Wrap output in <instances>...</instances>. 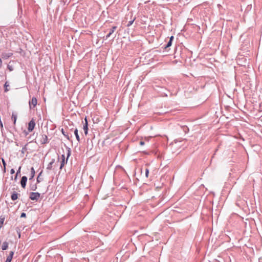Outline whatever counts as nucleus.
<instances>
[{"instance_id": "obj_1", "label": "nucleus", "mask_w": 262, "mask_h": 262, "mask_svg": "<svg viewBox=\"0 0 262 262\" xmlns=\"http://www.w3.org/2000/svg\"><path fill=\"white\" fill-rule=\"evenodd\" d=\"M71 155V151H70V148H68V152H67V160L66 161L65 160V156L64 155H61V158H62V160L61 161V164H60V169H61L62 168V167L64 166L65 163L67 162L69 157H70Z\"/></svg>"}, {"instance_id": "obj_2", "label": "nucleus", "mask_w": 262, "mask_h": 262, "mask_svg": "<svg viewBox=\"0 0 262 262\" xmlns=\"http://www.w3.org/2000/svg\"><path fill=\"white\" fill-rule=\"evenodd\" d=\"M35 126V120L32 118L28 123V130L29 132H31L34 128Z\"/></svg>"}, {"instance_id": "obj_3", "label": "nucleus", "mask_w": 262, "mask_h": 262, "mask_svg": "<svg viewBox=\"0 0 262 262\" xmlns=\"http://www.w3.org/2000/svg\"><path fill=\"white\" fill-rule=\"evenodd\" d=\"M40 197V193L38 192H31L30 199L32 200L37 201Z\"/></svg>"}, {"instance_id": "obj_4", "label": "nucleus", "mask_w": 262, "mask_h": 262, "mask_svg": "<svg viewBox=\"0 0 262 262\" xmlns=\"http://www.w3.org/2000/svg\"><path fill=\"white\" fill-rule=\"evenodd\" d=\"M39 142L41 144L47 143L48 142V136L46 135H41L40 137Z\"/></svg>"}, {"instance_id": "obj_5", "label": "nucleus", "mask_w": 262, "mask_h": 262, "mask_svg": "<svg viewBox=\"0 0 262 262\" xmlns=\"http://www.w3.org/2000/svg\"><path fill=\"white\" fill-rule=\"evenodd\" d=\"M37 100L35 97H33L31 101H29V105L30 108H32V105H33V107H35L37 104Z\"/></svg>"}, {"instance_id": "obj_6", "label": "nucleus", "mask_w": 262, "mask_h": 262, "mask_svg": "<svg viewBox=\"0 0 262 262\" xmlns=\"http://www.w3.org/2000/svg\"><path fill=\"white\" fill-rule=\"evenodd\" d=\"M13 55V53L11 52H4L2 54V57L5 59H7L12 56Z\"/></svg>"}, {"instance_id": "obj_7", "label": "nucleus", "mask_w": 262, "mask_h": 262, "mask_svg": "<svg viewBox=\"0 0 262 262\" xmlns=\"http://www.w3.org/2000/svg\"><path fill=\"white\" fill-rule=\"evenodd\" d=\"M27 181V177L26 176H23L21 178V181H20V184L23 188H25L26 186V183Z\"/></svg>"}, {"instance_id": "obj_8", "label": "nucleus", "mask_w": 262, "mask_h": 262, "mask_svg": "<svg viewBox=\"0 0 262 262\" xmlns=\"http://www.w3.org/2000/svg\"><path fill=\"white\" fill-rule=\"evenodd\" d=\"M116 28V26H114L110 29L108 34L106 36V39L110 37V36L114 32Z\"/></svg>"}, {"instance_id": "obj_9", "label": "nucleus", "mask_w": 262, "mask_h": 262, "mask_svg": "<svg viewBox=\"0 0 262 262\" xmlns=\"http://www.w3.org/2000/svg\"><path fill=\"white\" fill-rule=\"evenodd\" d=\"M85 123L83 125V130L84 132V134L86 135L88 134V121H87L86 118H85Z\"/></svg>"}, {"instance_id": "obj_10", "label": "nucleus", "mask_w": 262, "mask_h": 262, "mask_svg": "<svg viewBox=\"0 0 262 262\" xmlns=\"http://www.w3.org/2000/svg\"><path fill=\"white\" fill-rule=\"evenodd\" d=\"M13 254H14V252L11 251L9 253V256L7 257V259H6V260L5 261V262H11V261L12 260Z\"/></svg>"}, {"instance_id": "obj_11", "label": "nucleus", "mask_w": 262, "mask_h": 262, "mask_svg": "<svg viewBox=\"0 0 262 262\" xmlns=\"http://www.w3.org/2000/svg\"><path fill=\"white\" fill-rule=\"evenodd\" d=\"M55 162L54 159H52V161L48 164L47 169L49 170H51L52 169V165Z\"/></svg>"}, {"instance_id": "obj_12", "label": "nucleus", "mask_w": 262, "mask_h": 262, "mask_svg": "<svg viewBox=\"0 0 262 262\" xmlns=\"http://www.w3.org/2000/svg\"><path fill=\"white\" fill-rule=\"evenodd\" d=\"M11 198L13 201H15L18 198V194L16 192H13L11 194Z\"/></svg>"}, {"instance_id": "obj_13", "label": "nucleus", "mask_w": 262, "mask_h": 262, "mask_svg": "<svg viewBox=\"0 0 262 262\" xmlns=\"http://www.w3.org/2000/svg\"><path fill=\"white\" fill-rule=\"evenodd\" d=\"M173 39V36H171L170 37L169 40L167 42V45H166V46L165 47V48H168V47H170L171 46L172 41Z\"/></svg>"}, {"instance_id": "obj_14", "label": "nucleus", "mask_w": 262, "mask_h": 262, "mask_svg": "<svg viewBox=\"0 0 262 262\" xmlns=\"http://www.w3.org/2000/svg\"><path fill=\"white\" fill-rule=\"evenodd\" d=\"M35 169L33 167H31V176H30V178H29V180H31L32 179L34 176H35Z\"/></svg>"}, {"instance_id": "obj_15", "label": "nucleus", "mask_w": 262, "mask_h": 262, "mask_svg": "<svg viewBox=\"0 0 262 262\" xmlns=\"http://www.w3.org/2000/svg\"><path fill=\"white\" fill-rule=\"evenodd\" d=\"M74 134L76 136V139L77 140V141L78 142H80V137H79V136L78 135V129L77 128H75V130H74Z\"/></svg>"}, {"instance_id": "obj_16", "label": "nucleus", "mask_w": 262, "mask_h": 262, "mask_svg": "<svg viewBox=\"0 0 262 262\" xmlns=\"http://www.w3.org/2000/svg\"><path fill=\"white\" fill-rule=\"evenodd\" d=\"M8 247V243L7 242H4L3 243V245H2V249L3 250H6Z\"/></svg>"}, {"instance_id": "obj_17", "label": "nucleus", "mask_w": 262, "mask_h": 262, "mask_svg": "<svg viewBox=\"0 0 262 262\" xmlns=\"http://www.w3.org/2000/svg\"><path fill=\"white\" fill-rule=\"evenodd\" d=\"M61 133L63 134V135L69 140H70V136H69L68 134L66 133L63 128L61 129Z\"/></svg>"}, {"instance_id": "obj_18", "label": "nucleus", "mask_w": 262, "mask_h": 262, "mask_svg": "<svg viewBox=\"0 0 262 262\" xmlns=\"http://www.w3.org/2000/svg\"><path fill=\"white\" fill-rule=\"evenodd\" d=\"M5 221V217L3 216H0V226H3Z\"/></svg>"}, {"instance_id": "obj_19", "label": "nucleus", "mask_w": 262, "mask_h": 262, "mask_svg": "<svg viewBox=\"0 0 262 262\" xmlns=\"http://www.w3.org/2000/svg\"><path fill=\"white\" fill-rule=\"evenodd\" d=\"M12 119L14 121V124H15L16 119H17V115L16 114H14V113L12 115Z\"/></svg>"}, {"instance_id": "obj_20", "label": "nucleus", "mask_w": 262, "mask_h": 262, "mask_svg": "<svg viewBox=\"0 0 262 262\" xmlns=\"http://www.w3.org/2000/svg\"><path fill=\"white\" fill-rule=\"evenodd\" d=\"M136 18L134 17L133 19H132L131 20L129 21L127 25V27H129L130 26L134 23V21H135Z\"/></svg>"}, {"instance_id": "obj_21", "label": "nucleus", "mask_w": 262, "mask_h": 262, "mask_svg": "<svg viewBox=\"0 0 262 262\" xmlns=\"http://www.w3.org/2000/svg\"><path fill=\"white\" fill-rule=\"evenodd\" d=\"M145 177L146 178H148V174H149V169L147 168H146L145 169Z\"/></svg>"}, {"instance_id": "obj_22", "label": "nucleus", "mask_w": 262, "mask_h": 262, "mask_svg": "<svg viewBox=\"0 0 262 262\" xmlns=\"http://www.w3.org/2000/svg\"><path fill=\"white\" fill-rule=\"evenodd\" d=\"M2 162H3V164L4 166V167H5L6 164V162H5V161L4 159H2Z\"/></svg>"}, {"instance_id": "obj_23", "label": "nucleus", "mask_w": 262, "mask_h": 262, "mask_svg": "<svg viewBox=\"0 0 262 262\" xmlns=\"http://www.w3.org/2000/svg\"><path fill=\"white\" fill-rule=\"evenodd\" d=\"M26 216V213H22L21 214V215H20V217H25Z\"/></svg>"}, {"instance_id": "obj_24", "label": "nucleus", "mask_w": 262, "mask_h": 262, "mask_svg": "<svg viewBox=\"0 0 262 262\" xmlns=\"http://www.w3.org/2000/svg\"><path fill=\"white\" fill-rule=\"evenodd\" d=\"M144 144H145V143L144 141H141L140 142V145H144Z\"/></svg>"}, {"instance_id": "obj_25", "label": "nucleus", "mask_w": 262, "mask_h": 262, "mask_svg": "<svg viewBox=\"0 0 262 262\" xmlns=\"http://www.w3.org/2000/svg\"><path fill=\"white\" fill-rule=\"evenodd\" d=\"M41 173L40 172V173L39 174V176H38V177H37V181L38 182H40L39 179V176L41 174Z\"/></svg>"}, {"instance_id": "obj_26", "label": "nucleus", "mask_w": 262, "mask_h": 262, "mask_svg": "<svg viewBox=\"0 0 262 262\" xmlns=\"http://www.w3.org/2000/svg\"><path fill=\"white\" fill-rule=\"evenodd\" d=\"M36 188V186L35 187H32L31 188V189L32 190H35Z\"/></svg>"}, {"instance_id": "obj_27", "label": "nucleus", "mask_w": 262, "mask_h": 262, "mask_svg": "<svg viewBox=\"0 0 262 262\" xmlns=\"http://www.w3.org/2000/svg\"><path fill=\"white\" fill-rule=\"evenodd\" d=\"M2 59L0 58V68L2 67Z\"/></svg>"}, {"instance_id": "obj_28", "label": "nucleus", "mask_w": 262, "mask_h": 262, "mask_svg": "<svg viewBox=\"0 0 262 262\" xmlns=\"http://www.w3.org/2000/svg\"><path fill=\"white\" fill-rule=\"evenodd\" d=\"M14 172V169H12L11 170V173H13Z\"/></svg>"}, {"instance_id": "obj_29", "label": "nucleus", "mask_w": 262, "mask_h": 262, "mask_svg": "<svg viewBox=\"0 0 262 262\" xmlns=\"http://www.w3.org/2000/svg\"><path fill=\"white\" fill-rule=\"evenodd\" d=\"M8 68L10 70V71H12V68H11L10 67H8Z\"/></svg>"}, {"instance_id": "obj_30", "label": "nucleus", "mask_w": 262, "mask_h": 262, "mask_svg": "<svg viewBox=\"0 0 262 262\" xmlns=\"http://www.w3.org/2000/svg\"><path fill=\"white\" fill-rule=\"evenodd\" d=\"M5 86H7V84H6V83H5Z\"/></svg>"}, {"instance_id": "obj_31", "label": "nucleus", "mask_w": 262, "mask_h": 262, "mask_svg": "<svg viewBox=\"0 0 262 262\" xmlns=\"http://www.w3.org/2000/svg\"><path fill=\"white\" fill-rule=\"evenodd\" d=\"M5 86H7V84H6V83H5Z\"/></svg>"}]
</instances>
